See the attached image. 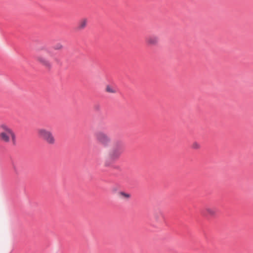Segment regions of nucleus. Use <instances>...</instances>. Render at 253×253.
<instances>
[{
  "label": "nucleus",
  "instance_id": "obj_1",
  "mask_svg": "<svg viewBox=\"0 0 253 253\" xmlns=\"http://www.w3.org/2000/svg\"><path fill=\"white\" fill-rule=\"evenodd\" d=\"M124 150L123 142L120 141L114 142L105 156V165L110 166L118 160Z\"/></svg>",
  "mask_w": 253,
  "mask_h": 253
},
{
  "label": "nucleus",
  "instance_id": "obj_2",
  "mask_svg": "<svg viewBox=\"0 0 253 253\" xmlns=\"http://www.w3.org/2000/svg\"><path fill=\"white\" fill-rule=\"evenodd\" d=\"M124 150L123 142L120 141L114 142L105 156V165L110 166L118 160Z\"/></svg>",
  "mask_w": 253,
  "mask_h": 253
},
{
  "label": "nucleus",
  "instance_id": "obj_3",
  "mask_svg": "<svg viewBox=\"0 0 253 253\" xmlns=\"http://www.w3.org/2000/svg\"><path fill=\"white\" fill-rule=\"evenodd\" d=\"M39 51L35 56V60L46 69H50L52 67V63L48 59L49 57L54 58L56 61H58L56 58H54L53 52L48 48L43 46L40 49Z\"/></svg>",
  "mask_w": 253,
  "mask_h": 253
},
{
  "label": "nucleus",
  "instance_id": "obj_4",
  "mask_svg": "<svg viewBox=\"0 0 253 253\" xmlns=\"http://www.w3.org/2000/svg\"><path fill=\"white\" fill-rule=\"evenodd\" d=\"M1 131L0 132V139L4 142H9L11 141L12 144L16 143V136L13 130L5 125L0 126Z\"/></svg>",
  "mask_w": 253,
  "mask_h": 253
},
{
  "label": "nucleus",
  "instance_id": "obj_5",
  "mask_svg": "<svg viewBox=\"0 0 253 253\" xmlns=\"http://www.w3.org/2000/svg\"><path fill=\"white\" fill-rule=\"evenodd\" d=\"M37 134L39 138L49 145H54L56 140L52 132L45 128H40L37 130Z\"/></svg>",
  "mask_w": 253,
  "mask_h": 253
},
{
  "label": "nucleus",
  "instance_id": "obj_6",
  "mask_svg": "<svg viewBox=\"0 0 253 253\" xmlns=\"http://www.w3.org/2000/svg\"><path fill=\"white\" fill-rule=\"evenodd\" d=\"M95 138L98 142L104 147L108 146L111 142L110 137L103 131H98L95 134Z\"/></svg>",
  "mask_w": 253,
  "mask_h": 253
},
{
  "label": "nucleus",
  "instance_id": "obj_7",
  "mask_svg": "<svg viewBox=\"0 0 253 253\" xmlns=\"http://www.w3.org/2000/svg\"><path fill=\"white\" fill-rule=\"evenodd\" d=\"M145 42L149 46H155L158 44L159 42V37L155 35H151L145 38Z\"/></svg>",
  "mask_w": 253,
  "mask_h": 253
},
{
  "label": "nucleus",
  "instance_id": "obj_8",
  "mask_svg": "<svg viewBox=\"0 0 253 253\" xmlns=\"http://www.w3.org/2000/svg\"><path fill=\"white\" fill-rule=\"evenodd\" d=\"M204 215L210 217H215L217 214V209L214 207H207L203 211Z\"/></svg>",
  "mask_w": 253,
  "mask_h": 253
},
{
  "label": "nucleus",
  "instance_id": "obj_9",
  "mask_svg": "<svg viewBox=\"0 0 253 253\" xmlns=\"http://www.w3.org/2000/svg\"><path fill=\"white\" fill-rule=\"evenodd\" d=\"M88 20L86 18L81 19L78 23L77 29L78 30H83L86 27Z\"/></svg>",
  "mask_w": 253,
  "mask_h": 253
},
{
  "label": "nucleus",
  "instance_id": "obj_10",
  "mask_svg": "<svg viewBox=\"0 0 253 253\" xmlns=\"http://www.w3.org/2000/svg\"><path fill=\"white\" fill-rule=\"evenodd\" d=\"M105 91L108 93H115L117 92V90L115 87L110 85H107L106 86Z\"/></svg>",
  "mask_w": 253,
  "mask_h": 253
},
{
  "label": "nucleus",
  "instance_id": "obj_11",
  "mask_svg": "<svg viewBox=\"0 0 253 253\" xmlns=\"http://www.w3.org/2000/svg\"><path fill=\"white\" fill-rule=\"evenodd\" d=\"M118 197L122 199H125L126 200L130 198V195L129 194L125 193L124 192H120L118 194Z\"/></svg>",
  "mask_w": 253,
  "mask_h": 253
},
{
  "label": "nucleus",
  "instance_id": "obj_12",
  "mask_svg": "<svg viewBox=\"0 0 253 253\" xmlns=\"http://www.w3.org/2000/svg\"><path fill=\"white\" fill-rule=\"evenodd\" d=\"M200 144L197 142H194L191 145V148L193 149L198 150L200 148Z\"/></svg>",
  "mask_w": 253,
  "mask_h": 253
},
{
  "label": "nucleus",
  "instance_id": "obj_13",
  "mask_svg": "<svg viewBox=\"0 0 253 253\" xmlns=\"http://www.w3.org/2000/svg\"><path fill=\"white\" fill-rule=\"evenodd\" d=\"M53 48L55 50H61L63 48V45L60 43H58L55 45Z\"/></svg>",
  "mask_w": 253,
  "mask_h": 253
},
{
  "label": "nucleus",
  "instance_id": "obj_14",
  "mask_svg": "<svg viewBox=\"0 0 253 253\" xmlns=\"http://www.w3.org/2000/svg\"><path fill=\"white\" fill-rule=\"evenodd\" d=\"M162 216H162V214L161 213H160L159 214H156L155 215V219H156V220L157 221H159V217H162Z\"/></svg>",
  "mask_w": 253,
  "mask_h": 253
}]
</instances>
